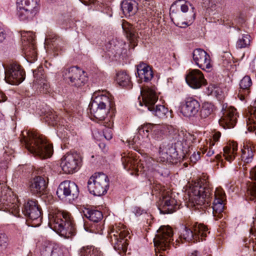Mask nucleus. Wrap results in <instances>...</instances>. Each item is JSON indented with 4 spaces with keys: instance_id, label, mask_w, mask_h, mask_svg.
<instances>
[{
    "instance_id": "52",
    "label": "nucleus",
    "mask_w": 256,
    "mask_h": 256,
    "mask_svg": "<svg viewBox=\"0 0 256 256\" xmlns=\"http://www.w3.org/2000/svg\"><path fill=\"white\" fill-rule=\"evenodd\" d=\"M221 134L219 132H216L214 134L212 135V139H209L208 141L211 140L212 142H216L220 138V137ZM206 141H208V140H206Z\"/></svg>"
},
{
    "instance_id": "34",
    "label": "nucleus",
    "mask_w": 256,
    "mask_h": 256,
    "mask_svg": "<svg viewBox=\"0 0 256 256\" xmlns=\"http://www.w3.org/2000/svg\"><path fill=\"white\" fill-rule=\"evenodd\" d=\"M84 215L90 220L94 222H98L102 218V212L98 210L92 208H86L84 211Z\"/></svg>"
},
{
    "instance_id": "2",
    "label": "nucleus",
    "mask_w": 256,
    "mask_h": 256,
    "mask_svg": "<svg viewBox=\"0 0 256 256\" xmlns=\"http://www.w3.org/2000/svg\"><path fill=\"white\" fill-rule=\"evenodd\" d=\"M26 148L29 152L42 158L51 156L53 152L52 146L48 144L42 135L34 132H28V137L24 138Z\"/></svg>"
},
{
    "instance_id": "59",
    "label": "nucleus",
    "mask_w": 256,
    "mask_h": 256,
    "mask_svg": "<svg viewBox=\"0 0 256 256\" xmlns=\"http://www.w3.org/2000/svg\"><path fill=\"white\" fill-rule=\"evenodd\" d=\"M6 100V96L2 92H0V102H4Z\"/></svg>"
},
{
    "instance_id": "24",
    "label": "nucleus",
    "mask_w": 256,
    "mask_h": 256,
    "mask_svg": "<svg viewBox=\"0 0 256 256\" xmlns=\"http://www.w3.org/2000/svg\"><path fill=\"white\" fill-rule=\"evenodd\" d=\"M43 70L42 68L33 70L34 76L36 80H34L33 86L34 88L38 89L40 92H46L49 88V84L46 80L43 78Z\"/></svg>"
},
{
    "instance_id": "4",
    "label": "nucleus",
    "mask_w": 256,
    "mask_h": 256,
    "mask_svg": "<svg viewBox=\"0 0 256 256\" xmlns=\"http://www.w3.org/2000/svg\"><path fill=\"white\" fill-rule=\"evenodd\" d=\"M212 188L204 179L200 180L190 186L188 191L189 201L194 206L208 205L212 198Z\"/></svg>"
},
{
    "instance_id": "11",
    "label": "nucleus",
    "mask_w": 256,
    "mask_h": 256,
    "mask_svg": "<svg viewBox=\"0 0 256 256\" xmlns=\"http://www.w3.org/2000/svg\"><path fill=\"white\" fill-rule=\"evenodd\" d=\"M22 213L28 218V222L32 226H38L42 223L41 210L38 202L28 200L24 203L22 208Z\"/></svg>"
},
{
    "instance_id": "25",
    "label": "nucleus",
    "mask_w": 256,
    "mask_h": 256,
    "mask_svg": "<svg viewBox=\"0 0 256 256\" xmlns=\"http://www.w3.org/2000/svg\"><path fill=\"white\" fill-rule=\"evenodd\" d=\"M46 185L47 184L44 178L38 176L30 180L29 189L32 194L40 195L44 192L46 188Z\"/></svg>"
},
{
    "instance_id": "39",
    "label": "nucleus",
    "mask_w": 256,
    "mask_h": 256,
    "mask_svg": "<svg viewBox=\"0 0 256 256\" xmlns=\"http://www.w3.org/2000/svg\"><path fill=\"white\" fill-rule=\"evenodd\" d=\"M116 42L115 40H112L109 43L110 46L108 47V54L110 58L112 57V59L116 58L121 54V48L116 45Z\"/></svg>"
},
{
    "instance_id": "28",
    "label": "nucleus",
    "mask_w": 256,
    "mask_h": 256,
    "mask_svg": "<svg viewBox=\"0 0 256 256\" xmlns=\"http://www.w3.org/2000/svg\"><path fill=\"white\" fill-rule=\"evenodd\" d=\"M120 6L123 14L126 17L134 15L138 10V4L134 0H124Z\"/></svg>"
},
{
    "instance_id": "29",
    "label": "nucleus",
    "mask_w": 256,
    "mask_h": 256,
    "mask_svg": "<svg viewBox=\"0 0 256 256\" xmlns=\"http://www.w3.org/2000/svg\"><path fill=\"white\" fill-rule=\"evenodd\" d=\"M138 76L142 81L148 82L153 77L152 68L146 64L142 63L137 66Z\"/></svg>"
},
{
    "instance_id": "56",
    "label": "nucleus",
    "mask_w": 256,
    "mask_h": 256,
    "mask_svg": "<svg viewBox=\"0 0 256 256\" xmlns=\"http://www.w3.org/2000/svg\"><path fill=\"white\" fill-rule=\"evenodd\" d=\"M84 4L89 5L90 4L94 3L95 0H80Z\"/></svg>"
},
{
    "instance_id": "63",
    "label": "nucleus",
    "mask_w": 256,
    "mask_h": 256,
    "mask_svg": "<svg viewBox=\"0 0 256 256\" xmlns=\"http://www.w3.org/2000/svg\"><path fill=\"white\" fill-rule=\"evenodd\" d=\"M191 256H196L195 254H192Z\"/></svg>"
},
{
    "instance_id": "46",
    "label": "nucleus",
    "mask_w": 256,
    "mask_h": 256,
    "mask_svg": "<svg viewBox=\"0 0 256 256\" xmlns=\"http://www.w3.org/2000/svg\"><path fill=\"white\" fill-rule=\"evenodd\" d=\"M126 37L130 40V42L135 43L137 38V34L131 28L126 30Z\"/></svg>"
},
{
    "instance_id": "14",
    "label": "nucleus",
    "mask_w": 256,
    "mask_h": 256,
    "mask_svg": "<svg viewBox=\"0 0 256 256\" xmlns=\"http://www.w3.org/2000/svg\"><path fill=\"white\" fill-rule=\"evenodd\" d=\"M81 163V158L78 153L68 152L61 158L60 166L65 174H72L79 170Z\"/></svg>"
},
{
    "instance_id": "13",
    "label": "nucleus",
    "mask_w": 256,
    "mask_h": 256,
    "mask_svg": "<svg viewBox=\"0 0 256 256\" xmlns=\"http://www.w3.org/2000/svg\"><path fill=\"white\" fill-rule=\"evenodd\" d=\"M4 69L5 80L6 82L18 85L25 79V72L22 68L16 62H12L7 65L2 64Z\"/></svg>"
},
{
    "instance_id": "60",
    "label": "nucleus",
    "mask_w": 256,
    "mask_h": 256,
    "mask_svg": "<svg viewBox=\"0 0 256 256\" xmlns=\"http://www.w3.org/2000/svg\"><path fill=\"white\" fill-rule=\"evenodd\" d=\"M215 158L216 159V160H219L221 158V156L220 154H218L216 156Z\"/></svg>"
},
{
    "instance_id": "43",
    "label": "nucleus",
    "mask_w": 256,
    "mask_h": 256,
    "mask_svg": "<svg viewBox=\"0 0 256 256\" xmlns=\"http://www.w3.org/2000/svg\"><path fill=\"white\" fill-rule=\"evenodd\" d=\"M113 124V120L108 119V122H103L104 125L106 127L103 131L104 136L107 140H110L112 138V128Z\"/></svg>"
},
{
    "instance_id": "19",
    "label": "nucleus",
    "mask_w": 256,
    "mask_h": 256,
    "mask_svg": "<svg viewBox=\"0 0 256 256\" xmlns=\"http://www.w3.org/2000/svg\"><path fill=\"white\" fill-rule=\"evenodd\" d=\"M226 195L224 190L220 188H216L214 192V200L212 203V214L214 217L220 218L224 208Z\"/></svg>"
},
{
    "instance_id": "40",
    "label": "nucleus",
    "mask_w": 256,
    "mask_h": 256,
    "mask_svg": "<svg viewBox=\"0 0 256 256\" xmlns=\"http://www.w3.org/2000/svg\"><path fill=\"white\" fill-rule=\"evenodd\" d=\"M250 116L246 120L248 130L252 132L256 130V107L250 110Z\"/></svg>"
},
{
    "instance_id": "48",
    "label": "nucleus",
    "mask_w": 256,
    "mask_h": 256,
    "mask_svg": "<svg viewBox=\"0 0 256 256\" xmlns=\"http://www.w3.org/2000/svg\"><path fill=\"white\" fill-rule=\"evenodd\" d=\"M8 238L6 234H0V246L6 248L7 246Z\"/></svg>"
},
{
    "instance_id": "23",
    "label": "nucleus",
    "mask_w": 256,
    "mask_h": 256,
    "mask_svg": "<svg viewBox=\"0 0 256 256\" xmlns=\"http://www.w3.org/2000/svg\"><path fill=\"white\" fill-rule=\"evenodd\" d=\"M236 109L232 107L226 109L223 113V116L219 120L220 124L224 128H233L237 120Z\"/></svg>"
},
{
    "instance_id": "15",
    "label": "nucleus",
    "mask_w": 256,
    "mask_h": 256,
    "mask_svg": "<svg viewBox=\"0 0 256 256\" xmlns=\"http://www.w3.org/2000/svg\"><path fill=\"white\" fill-rule=\"evenodd\" d=\"M64 79L69 84L75 87L84 86L88 80L84 71L77 66H72L64 71Z\"/></svg>"
},
{
    "instance_id": "26",
    "label": "nucleus",
    "mask_w": 256,
    "mask_h": 256,
    "mask_svg": "<svg viewBox=\"0 0 256 256\" xmlns=\"http://www.w3.org/2000/svg\"><path fill=\"white\" fill-rule=\"evenodd\" d=\"M252 81L250 76H244L240 82V90L237 94L238 97L242 101L244 100L249 96Z\"/></svg>"
},
{
    "instance_id": "20",
    "label": "nucleus",
    "mask_w": 256,
    "mask_h": 256,
    "mask_svg": "<svg viewBox=\"0 0 256 256\" xmlns=\"http://www.w3.org/2000/svg\"><path fill=\"white\" fill-rule=\"evenodd\" d=\"M186 80L191 88L195 89L199 88L206 84V80L203 74L198 69L189 70Z\"/></svg>"
},
{
    "instance_id": "32",
    "label": "nucleus",
    "mask_w": 256,
    "mask_h": 256,
    "mask_svg": "<svg viewBox=\"0 0 256 256\" xmlns=\"http://www.w3.org/2000/svg\"><path fill=\"white\" fill-rule=\"evenodd\" d=\"M162 127L156 124L148 123L141 126L138 128V133L143 136L148 138L150 132H155L156 130H160Z\"/></svg>"
},
{
    "instance_id": "18",
    "label": "nucleus",
    "mask_w": 256,
    "mask_h": 256,
    "mask_svg": "<svg viewBox=\"0 0 256 256\" xmlns=\"http://www.w3.org/2000/svg\"><path fill=\"white\" fill-rule=\"evenodd\" d=\"M192 58L195 64L204 70L209 72L212 68L210 55L202 48H196L193 51Z\"/></svg>"
},
{
    "instance_id": "44",
    "label": "nucleus",
    "mask_w": 256,
    "mask_h": 256,
    "mask_svg": "<svg viewBox=\"0 0 256 256\" xmlns=\"http://www.w3.org/2000/svg\"><path fill=\"white\" fill-rule=\"evenodd\" d=\"M10 192V190L4 184L0 183V202L5 204L6 202L8 201V193Z\"/></svg>"
},
{
    "instance_id": "1",
    "label": "nucleus",
    "mask_w": 256,
    "mask_h": 256,
    "mask_svg": "<svg viewBox=\"0 0 256 256\" xmlns=\"http://www.w3.org/2000/svg\"><path fill=\"white\" fill-rule=\"evenodd\" d=\"M50 227L61 236L70 238L76 234L74 220L70 214L65 212H55L49 214Z\"/></svg>"
},
{
    "instance_id": "30",
    "label": "nucleus",
    "mask_w": 256,
    "mask_h": 256,
    "mask_svg": "<svg viewBox=\"0 0 256 256\" xmlns=\"http://www.w3.org/2000/svg\"><path fill=\"white\" fill-rule=\"evenodd\" d=\"M224 156L225 159L229 162H232L236 157L238 150V144L236 142H232L224 148Z\"/></svg>"
},
{
    "instance_id": "12",
    "label": "nucleus",
    "mask_w": 256,
    "mask_h": 256,
    "mask_svg": "<svg viewBox=\"0 0 256 256\" xmlns=\"http://www.w3.org/2000/svg\"><path fill=\"white\" fill-rule=\"evenodd\" d=\"M34 38V34L32 32H21L22 52L26 60L30 63L37 60Z\"/></svg>"
},
{
    "instance_id": "5",
    "label": "nucleus",
    "mask_w": 256,
    "mask_h": 256,
    "mask_svg": "<svg viewBox=\"0 0 256 256\" xmlns=\"http://www.w3.org/2000/svg\"><path fill=\"white\" fill-rule=\"evenodd\" d=\"M155 86H145L141 89L140 94L142 99V104L140 102V104L144 105L148 110L159 118H164L168 112V109L162 105H156L155 103L158 100V95Z\"/></svg>"
},
{
    "instance_id": "35",
    "label": "nucleus",
    "mask_w": 256,
    "mask_h": 256,
    "mask_svg": "<svg viewBox=\"0 0 256 256\" xmlns=\"http://www.w3.org/2000/svg\"><path fill=\"white\" fill-rule=\"evenodd\" d=\"M176 2L182 3L180 4V10L183 12H186L188 10V6L191 7L190 10V14L186 18V20H188L189 22H192L195 18L196 13L194 12V8L190 4V2H184L182 0L176 1Z\"/></svg>"
},
{
    "instance_id": "58",
    "label": "nucleus",
    "mask_w": 256,
    "mask_h": 256,
    "mask_svg": "<svg viewBox=\"0 0 256 256\" xmlns=\"http://www.w3.org/2000/svg\"><path fill=\"white\" fill-rule=\"evenodd\" d=\"M255 231H256V225H255V222H254L253 226H251V228L250 230V234H253Z\"/></svg>"
},
{
    "instance_id": "57",
    "label": "nucleus",
    "mask_w": 256,
    "mask_h": 256,
    "mask_svg": "<svg viewBox=\"0 0 256 256\" xmlns=\"http://www.w3.org/2000/svg\"><path fill=\"white\" fill-rule=\"evenodd\" d=\"M99 146L100 148L104 152H106L107 149H106V144L104 143V142H100V144H99Z\"/></svg>"
},
{
    "instance_id": "36",
    "label": "nucleus",
    "mask_w": 256,
    "mask_h": 256,
    "mask_svg": "<svg viewBox=\"0 0 256 256\" xmlns=\"http://www.w3.org/2000/svg\"><path fill=\"white\" fill-rule=\"evenodd\" d=\"M215 110L214 106L208 102H204L200 110V116L202 118H206L211 115Z\"/></svg>"
},
{
    "instance_id": "54",
    "label": "nucleus",
    "mask_w": 256,
    "mask_h": 256,
    "mask_svg": "<svg viewBox=\"0 0 256 256\" xmlns=\"http://www.w3.org/2000/svg\"><path fill=\"white\" fill-rule=\"evenodd\" d=\"M142 210H141V208L138 207L134 208L133 210V212L136 216L140 215L142 214Z\"/></svg>"
},
{
    "instance_id": "55",
    "label": "nucleus",
    "mask_w": 256,
    "mask_h": 256,
    "mask_svg": "<svg viewBox=\"0 0 256 256\" xmlns=\"http://www.w3.org/2000/svg\"><path fill=\"white\" fill-rule=\"evenodd\" d=\"M5 38V34L4 32V30L0 28V42H2Z\"/></svg>"
},
{
    "instance_id": "31",
    "label": "nucleus",
    "mask_w": 256,
    "mask_h": 256,
    "mask_svg": "<svg viewBox=\"0 0 256 256\" xmlns=\"http://www.w3.org/2000/svg\"><path fill=\"white\" fill-rule=\"evenodd\" d=\"M116 81L118 85L122 87L132 88V82L130 77L126 72H118L116 74Z\"/></svg>"
},
{
    "instance_id": "16",
    "label": "nucleus",
    "mask_w": 256,
    "mask_h": 256,
    "mask_svg": "<svg viewBox=\"0 0 256 256\" xmlns=\"http://www.w3.org/2000/svg\"><path fill=\"white\" fill-rule=\"evenodd\" d=\"M56 194L60 199H66L72 201L76 199L79 195L78 186L72 182L64 180L59 185Z\"/></svg>"
},
{
    "instance_id": "45",
    "label": "nucleus",
    "mask_w": 256,
    "mask_h": 256,
    "mask_svg": "<svg viewBox=\"0 0 256 256\" xmlns=\"http://www.w3.org/2000/svg\"><path fill=\"white\" fill-rule=\"evenodd\" d=\"M195 138L194 135L190 133H186L184 136V138L182 140L183 142H185L186 144L189 146L194 142Z\"/></svg>"
},
{
    "instance_id": "50",
    "label": "nucleus",
    "mask_w": 256,
    "mask_h": 256,
    "mask_svg": "<svg viewBox=\"0 0 256 256\" xmlns=\"http://www.w3.org/2000/svg\"><path fill=\"white\" fill-rule=\"evenodd\" d=\"M162 127V130H156L155 132H150L153 136L154 138H158L161 136L162 134L164 133V126L162 125L159 124Z\"/></svg>"
},
{
    "instance_id": "9",
    "label": "nucleus",
    "mask_w": 256,
    "mask_h": 256,
    "mask_svg": "<svg viewBox=\"0 0 256 256\" xmlns=\"http://www.w3.org/2000/svg\"><path fill=\"white\" fill-rule=\"evenodd\" d=\"M206 226L202 224L195 223L190 228L189 226H184L182 228L180 234L181 240L190 242L198 241L200 239L202 240L209 233Z\"/></svg>"
},
{
    "instance_id": "33",
    "label": "nucleus",
    "mask_w": 256,
    "mask_h": 256,
    "mask_svg": "<svg viewBox=\"0 0 256 256\" xmlns=\"http://www.w3.org/2000/svg\"><path fill=\"white\" fill-rule=\"evenodd\" d=\"M254 147L248 144L244 145L242 149V160L246 163L250 162L254 157Z\"/></svg>"
},
{
    "instance_id": "47",
    "label": "nucleus",
    "mask_w": 256,
    "mask_h": 256,
    "mask_svg": "<svg viewBox=\"0 0 256 256\" xmlns=\"http://www.w3.org/2000/svg\"><path fill=\"white\" fill-rule=\"evenodd\" d=\"M126 37L130 40V42L135 43L137 38V34L131 28L126 30Z\"/></svg>"
},
{
    "instance_id": "7",
    "label": "nucleus",
    "mask_w": 256,
    "mask_h": 256,
    "mask_svg": "<svg viewBox=\"0 0 256 256\" xmlns=\"http://www.w3.org/2000/svg\"><path fill=\"white\" fill-rule=\"evenodd\" d=\"M173 232L169 226H162L154 239L156 256H165L164 252L169 248L172 240Z\"/></svg>"
},
{
    "instance_id": "3",
    "label": "nucleus",
    "mask_w": 256,
    "mask_h": 256,
    "mask_svg": "<svg viewBox=\"0 0 256 256\" xmlns=\"http://www.w3.org/2000/svg\"><path fill=\"white\" fill-rule=\"evenodd\" d=\"M114 104L111 97L106 94L94 93L89 105L90 114L98 121L108 122V112L113 110Z\"/></svg>"
},
{
    "instance_id": "51",
    "label": "nucleus",
    "mask_w": 256,
    "mask_h": 256,
    "mask_svg": "<svg viewBox=\"0 0 256 256\" xmlns=\"http://www.w3.org/2000/svg\"><path fill=\"white\" fill-rule=\"evenodd\" d=\"M204 6L207 8H212L215 5V0H203Z\"/></svg>"
},
{
    "instance_id": "6",
    "label": "nucleus",
    "mask_w": 256,
    "mask_h": 256,
    "mask_svg": "<svg viewBox=\"0 0 256 256\" xmlns=\"http://www.w3.org/2000/svg\"><path fill=\"white\" fill-rule=\"evenodd\" d=\"M126 226L118 224L112 226L108 234V238L115 250L119 254L125 253L128 249V238L130 236Z\"/></svg>"
},
{
    "instance_id": "62",
    "label": "nucleus",
    "mask_w": 256,
    "mask_h": 256,
    "mask_svg": "<svg viewBox=\"0 0 256 256\" xmlns=\"http://www.w3.org/2000/svg\"><path fill=\"white\" fill-rule=\"evenodd\" d=\"M13 208H14L15 210H16V212H18V211L19 210V209H18V210H17V208L16 207V205H14V206H13Z\"/></svg>"
},
{
    "instance_id": "38",
    "label": "nucleus",
    "mask_w": 256,
    "mask_h": 256,
    "mask_svg": "<svg viewBox=\"0 0 256 256\" xmlns=\"http://www.w3.org/2000/svg\"><path fill=\"white\" fill-rule=\"evenodd\" d=\"M174 150L170 146L165 144L160 146L159 150L160 161L165 162L168 160V157L171 156V152Z\"/></svg>"
},
{
    "instance_id": "17",
    "label": "nucleus",
    "mask_w": 256,
    "mask_h": 256,
    "mask_svg": "<svg viewBox=\"0 0 256 256\" xmlns=\"http://www.w3.org/2000/svg\"><path fill=\"white\" fill-rule=\"evenodd\" d=\"M122 162L124 169L129 170L130 169H136L138 171H146V169L149 170L152 165V162H154L150 158H147L145 161L141 160L138 162L137 160L133 158L132 154H123L122 157Z\"/></svg>"
},
{
    "instance_id": "41",
    "label": "nucleus",
    "mask_w": 256,
    "mask_h": 256,
    "mask_svg": "<svg viewBox=\"0 0 256 256\" xmlns=\"http://www.w3.org/2000/svg\"><path fill=\"white\" fill-rule=\"evenodd\" d=\"M214 143L211 140L206 141V144L201 146L200 150L203 154H206V156L210 157L214 154Z\"/></svg>"
},
{
    "instance_id": "42",
    "label": "nucleus",
    "mask_w": 256,
    "mask_h": 256,
    "mask_svg": "<svg viewBox=\"0 0 256 256\" xmlns=\"http://www.w3.org/2000/svg\"><path fill=\"white\" fill-rule=\"evenodd\" d=\"M251 40L252 38L250 34H244L242 38L238 39L236 46L238 48H248L250 46Z\"/></svg>"
},
{
    "instance_id": "21",
    "label": "nucleus",
    "mask_w": 256,
    "mask_h": 256,
    "mask_svg": "<svg viewBox=\"0 0 256 256\" xmlns=\"http://www.w3.org/2000/svg\"><path fill=\"white\" fill-rule=\"evenodd\" d=\"M160 192H162L161 194L162 196L159 208L161 213L164 214L172 213L178 208L177 201L174 198L170 196L169 194L168 196L165 194L162 190H161Z\"/></svg>"
},
{
    "instance_id": "22",
    "label": "nucleus",
    "mask_w": 256,
    "mask_h": 256,
    "mask_svg": "<svg viewBox=\"0 0 256 256\" xmlns=\"http://www.w3.org/2000/svg\"><path fill=\"white\" fill-rule=\"evenodd\" d=\"M200 108L199 102L192 98H188L182 105L180 112L186 117L194 116L197 114Z\"/></svg>"
},
{
    "instance_id": "10",
    "label": "nucleus",
    "mask_w": 256,
    "mask_h": 256,
    "mask_svg": "<svg viewBox=\"0 0 256 256\" xmlns=\"http://www.w3.org/2000/svg\"><path fill=\"white\" fill-rule=\"evenodd\" d=\"M38 0H18L16 15L20 20H32L38 10Z\"/></svg>"
},
{
    "instance_id": "61",
    "label": "nucleus",
    "mask_w": 256,
    "mask_h": 256,
    "mask_svg": "<svg viewBox=\"0 0 256 256\" xmlns=\"http://www.w3.org/2000/svg\"><path fill=\"white\" fill-rule=\"evenodd\" d=\"M182 24H184V25H186V26H188V25H189V24H188V22H182Z\"/></svg>"
},
{
    "instance_id": "8",
    "label": "nucleus",
    "mask_w": 256,
    "mask_h": 256,
    "mask_svg": "<svg viewBox=\"0 0 256 256\" xmlns=\"http://www.w3.org/2000/svg\"><path fill=\"white\" fill-rule=\"evenodd\" d=\"M88 188L90 192L94 196L104 195L109 188V179L104 173H96L88 180Z\"/></svg>"
},
{
    "instance_id": "27",
    "label": "nucleus",
    "mask_w": 256,
    "mask_h": 256,
    "mask_svg": "<svg viewBox=\"0 0 256 256\" xmlns=\"http://www.w3.org/2000/svg\"><path fill=\"white\" fill-rule=\"evenodd\" d=\"M64 254L62 248L50 242L44 243L41 250L42 256H64Z\"/></svg>"
},
{
    "instance_id": "53",
    "label": "nucleus",
    "mask_w": 256,
    "mask_h": 256,
    "mask_svg": "<svg viewBox=\"0 0 256 256\" xmlns=\"http://www.w3.org/2000/svg\"><path fill=\"white\" fill-rule=\"evenodd\" d=\"M49 118L52 120V124H57L56 121L58 117L56 114H49Z\"/></svg>"
},
{
    "instance_id": "37",
    "label": "nucleus",
    "mask_w": 256,
    "mask_h": 256,
    "mask_svg": "<svg viewBox=\"0 0 256 256\" xmlns=\"http://www.w3.org/2000/svg\"><path fill=\"white\" fill-rule=\"evenodd\" d=\"M80 254V256H104L99 250L92 246L82 248Z\"/></svg>"
},
{
    "instance_id": "49",
    "label": "nucleus",
    "mask_w": 256,
    "mask_h": 256,
    "mask_svg": "<svg viewBox=\"0 0 256 256\" xmlns=\"http://www.w3.org/2000/svg\"><path fill=\"white\" fill-rule=\"evenodd\" d=\"M200 152H194V154L190 156V160L191 162L193 163H196L200 159Z\"/></svg>"
}]
</instances>
